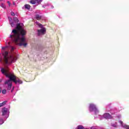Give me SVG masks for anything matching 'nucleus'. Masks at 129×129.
<instances>
[{"mask_svg": "<svg viewBox=\"0 0 129 129\" xmlns=\"http://www.w3.org/2000/svg\"><path fill=\"white\" fill-rule=\"evenodd\" d=\"M26 32L23 29L20 23L16 25V29H13L10 38L13 43L19 46H27L26 38L24 36H26Z\"/></svg>", "mask_w": 129, "mask_h": 129, "instance_id": "obj_1", "label": "nucleus"}, {"mask_svg": "<svg viewBox=\"0 0 129 129\" xmlns=\"http://www.w3.org/2000/svg\"><path fill=\"white\" fill-rule=\"evenodd\" d=\"M1 72L3 74L5 75L6 77H8V78L9 79V80H6L4 83V85L7 88V90H11V89H12L13 82H14L15 84H17V83L22 84V83H23V81H22V80L15 76L14 73H11L9 72V70H6L4 68H2L1 69Z\"/></svg>", "mask_w": 129, "mask_h": 129, "instance_id": "obj_2", "label": "nucleus"}, {"mask_svg": "<svg viewBox=\"0 0 129 129\" xmlns=\"http://www.w3.org/2000/svg\"><path fill=\"white\" fill-rule=\"evenodd\" d=\"M3 55L4 56V59L3 60V58H1L0 62H1V63L4 62L5 65H8L11 64V63H14L18 59L17 56L12 55L9 56L8 55H9V52H8V51H5L3 53Z\"/></svg>", "mask_w": 129, "mask_h": 129, "instance_id": "obj_3", "label": "nucleus"}, {"mask_svg": "<svg viewBox=\"0 0 129 129\" xmlns=\"http://www.w3.org/2000/svg\"><path fill=\"white\" fill-rule=\"evenodd\" d=\"M89 110L90 111H96L97 109L96 106L94 104H90L89 106Z\"/></svg>", "mask_w": 129, "mask_h": 129, "instance_id": "obj_4", "label": "nucleus"}, {"mask_svg": "<svg viewBox=\"0 0 129 129\" xmlns=\"http://www.w3.org/2000/svg\"><path fill=\"white\" fill-rule=\"evenodd\" d=\"M103 117L106 119H111V118H112V116H111V115H110L108 113H105V114H104Z\"/></svg>", "mask_w": 129, "mask_h": 129, "instance_id": "obj_5", "label": "nucleus"}, {"mask_svg": "<svg viewBox=\"0 0 129 129\" xmlns=\"http://www.w3.org/2000/svg\"><path fill=\"white\" fill-rule=\"evenodd\" d=\"M45 32H46V29L43 28L42 29L38 30V35L40 36V35H44L45 34Z\"/></svg>", "mask_w": 129, "mask_h": 129, "instance_id": "obj_6", "label": "nucleus"}, {"mask_svg": "<svg viewBox=\"0 0 129 129\" xmlns=\"http://www.w3.org/2000/svg\"><path fill=\"white\" fill-rule=\"evenodd\" d=\"M2 112L3 113L2 115H6V114H7L8 113V108L5 107L3 108L2 109Z\"/></svg>", "mask_w": 129, "mask_h": 129, "instance_id": "obj_7", "label": "nucleus"}, {"mask_svg": "<svg viewBox=\"0 0 129 129\" xmlns=\"http://www.w3.org/2000/svg\"><path fill=\"white\" fill-rule=\"evenodd\" d=\"M13 21L15 24H18L19 22V19H18V18L17 17H14L13 18Z\"/></svg>", "mask_w": 129, "mask_h": 129, "instance_id": "obj_8", "label": "nucleus"}, {"mask_svg": "<svg viewBox=\"0 0 129 129\" xmlns=\"http://www.w3.org/2000/svg\"><path fill=\"white\" fill-rule=\"evenodd\" d=\"M36 19L38 21H40V20H41V19H42V16H40L39 15H36Z\"/></svg>", "mask_w": 129, "mask_h": 129, "instance_id": "obj_9", "label": "nucleus"}, {"mask_svg": "<svg viewBox=\"0 0 129 129\" xmlns=\"http://www.w3.org/2000/svg\"><path fill=\"white\" fill-rule=\"evenodd\" d=\"M25 8L27 10H30V9H31V6H30L29 5L26 4L25 5Z\"/></svg>", "mask_w": 129, "mask_h": 129, "instance_id": "obj_10", "label": "nucleus"}, {"mask_svg": "<svg viewBox=\"0 0 129 129\" xmlns=\"http://www.w3.org/2000/svg\"><path fill=\"white\" fill-rule=\"evenodd\" d=\"M7 101H5L3 102L0 103V107H2V106H4V105H5L6 103H7Z\"/></svg>", "mask_w": 129, "mask_h": 129, "instance_id": "obj_11", "label": "nucleus"}, {"mask_svg": "<svg viewBox=\"0 0 129 129\" xmlns=\"http://www.w3.org/2000/svg\"><path fill=\"white\" fill-rule=\"evenodd\" d=\"M30 4H32V5H35L36 4V0H31L30 1Z\"/></svg>", "mask_w": 129, "mask_h": 129, "instance_id": "obj_12", "label": "nucleus"}, {"mask_svg": "<svg viewBox=\"0 0 129 129\" xmlns=\"http://www.w3.org/2000/svg\"><path fill=\"white\" fill-rule=\"evenodd\" d=\"M84 128V127L83 125H79L77 127V129H83Z\"/></svg>", "mask_w": 129, "mask_h": 129, "instance_id": "obj_13", "label": "nucleus"}, {"mask_svg": "<svg viewBox=\"0 0 129 129\" xmlns=\"http://www.w3.org/2000/svg\"><path fill=\"white\" fill-rule=\"evenodd\" d=\"M112 126H113V127H117V123L116 122L115 124H112Z\"/></svg>", "mask_w": 129, "mask_h": 129, "instance_id": "obj_14", "label": "nucleus"}, {"mask_svg": "<svg viewBox=\"0 0 129 129\" xmlns=\"http://www.w3.org/2000/svg\"><path fill=\"white\" fill-rule=\"evenodd\" d=\"M10 25H11V27H14V26H16V24H15L14 22L10 23Z\"/></svg>", "mask_w": 129, "mask_h": 129, "instance_id": "obj_15", "label": "nucleus"}, {"mask_svg": "<svg viewBox=\"0 0 129 129\" xmlns=\"http://www.w3.org/2000/svg\"><path fill=\"white\" fill-rule=\"evenodd\" d=\"M2 93H3V94H6V93H7V90L4 89V90H2Z\"/></svg>", "mask_w": 129, "mask_h": 129, "instance_id": "obj_16", "label": "nucleus"}, {"mask_svg": "<svg viewBox=\"0 0 129 129\" xmlns=\"http://www.w3.org/2000/svg\"><path fill=\"white\" fill-rule=\"evenodd\" d=\"M123 127L125 129H129V125H124Z\"/></svg>", "mask_w": 129, "mask_h": 129, "instance_id": "obj_17", "label": "nucleus"}, {"mask_svg": "<svg viewBox=\"0 0 129 129\" xmlns=\"http://www.w3.org/2000/svg\"><path fill=\"white\" fill-rule=\"evenodd\" d=\"M11 16H13V17L15 16V12H12L11 13Z\"/></svg>", "mask_w": 129, "mask_h": 129, "instance_id": "obj_18", "label": "nucleus"}, {"mask_svg": "<svg viewBox=\"0 0 129 129\" xmlns=\"http://www.w3.org/2000/svg\"><path fill=\"white\" fill-rule=\"evenodd\" d=\"M14 50H15V47L12 46L11 47V52H13V51H14Z\"/></svg>", "mask_w": 129, "mask_h": 129, "instance_id": "obj_19", "label": "nucleus"}, {"mask_svg": "<svg viewBox=\"0 0 129 129\" xmlns=\"http://www.w3.org/2000/svg\"><path fill=\"white\" fill-rule=\"evenodd\" d=\"M37 25L40 28H42V25L40 23H37Z\"/></svg>", "mask_w": 129, "mask_h": 129, "instance_id": "obj_20", "label": "nucleus"}, {"mask_svg": "<svg viewBox=\"0 0 129 129\" xmlns=\"http://www.w3.org/2000/svg\"><path fill=\"white\" fill-rule=\"evenodd\" d=\"M7 3L8 4L9 7H11V3L10 2V1H8Z\"/></svg>", "mask_w": 129, "mask_h": 129, "instance_id": "obj_21", "label": "nucleus"}, {"mask_svg": "<svg viewBox=\"0 0 129 129\" xmlns=\"http://www.w3.org/2000/svg\"><path fill=\"white\" fill-rule=\"evenodd\" d=\"M119 123H120V124H122V123H123V122H122V121H121V120H120V121H119Z\"/></svg>", "mask_w": 129, "mask_h": 129, "instance_id": "obj_22", "label": "nucleus"}, {"mask_svg": "<svg viewBox=\"0 0 129 129\" xmlns=\"http://www.w3.org/2000/svg\"><path fill=\"white\" fill-rule=\"evenodd\" d=\"M14 89H15V88L13 87L11 90V92H13L14 91Z\"/></svg>", "mask_w": 129, "mask_h": 129, "instance_id": "obj_23", "label": "nucleus"}, {"mask_svg": "<svg viewBox=\"0 0 129 129\" xmlns=\"http://www.w3.org/2000/svg\"><path fill=\"white\" fill-rule=\"evenodd\" d=\"M2 8H5L6 6L5 5H4V4H2Z\"/></svg>", "mask_w": 129, "mask_h": 129, "instance_id": "obj_24", "label": "nucleus"}, {"mask_svg": "<svg viewBox=\"0 0 129 129\" xmlns=\"http://www.w3.org/2000/svg\"><path fill=\"white\" fill-rule=\"evenodd\" d=\"M0 82L2 83L3 82V80H0Z\"/></svg>", "mask_w": 129, "mask_h": 129, "instance_id": "obj_25", "label": "nucleus"}, {"mask_svg": "<svg viewBox=\"0 0 129 129\" xmlns=\"http://www.w3.org/2000/svg\"><path fill=\"white\" fill-rule=\"evenodd\" d=\"M2 93V89L0 88V93Z\"/></svg>", "mask_w": 129, "mask_h": 129, "instance_id": "obj_26", "label": "nucleus"}, {"mask_svg": "<svg viewBox=\"0 0 129 129\" xmlns=\"http://www.w3.org/2000/svg\"><path fill=\"white\" fill-rule=\"evenodd\" d=\"M13 5H15V3H13Z\"/></svg>", "mask_w": 129, "mask_h": 129, "instance_id": "obj_27", "label": "nucleus"}]
</instances>
